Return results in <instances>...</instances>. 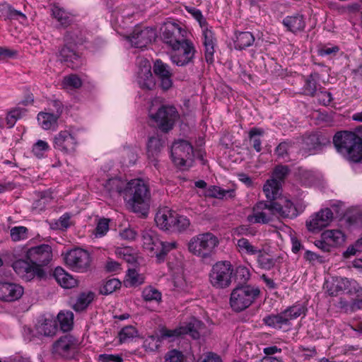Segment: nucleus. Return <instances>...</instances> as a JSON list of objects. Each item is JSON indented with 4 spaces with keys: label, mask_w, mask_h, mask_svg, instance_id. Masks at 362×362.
<instances>
[{
    "label": "nucleus",
    "mask_w": 362,
    "mask_h": 362,
    "mask_svg": "<svg viewBox=\"0 0 362 362\" xmlns=\"http://www.w3.org/2000/svg\"><path fill=\"white\" fill-rule=\"evenodd\" d=\"M274 211L272 202H258L252 209V214L247 216V221L251 223L266 224L272 220Z\"/></svg>",
    "instance_id": "17"
},
{
    "label": "nucleus",
    "mask_w": 362,
    "mask_h": 362,
    "mask_svg": "<svg viewBox=\"0 0 362 362\" xmlns=\"http://www.w3.org/2000/svg\"><path fill=\"white\" fill-rule=\"evenodd\" d=\"M286 318L288 320V323L293 320L297 319L301 315L305 316L307 312V308L304 303L297 302L291 306L288 307L282 311Z\"/></svg>",
    "instance_id": "37"
},
{
    "label": "nucleus",
    "mask_w": 362,
    "mask_h": 362,
    "mask_svg": "<svg viewBox=\"0 0 362 362\" xmlns=\"http://www.w3.org/2000/svg\"><path fill=\"white\" fill-rule=\"evenodd\" d=\"M14 255L23 256L38 267L43 268L52 259V250L47 244L28 247L27 245L18 247L13 250Z\"/></svg>",
    "instance_id": "5"
},
{
    "label": "nucleus",
    "mask_w": 362,
    "mask_h": 362,
    "mask_svg": "<svg viewBox=\"0 0 362 362\" xmlns=\"http://www.w3.org/2000/svg\"><path fill=\"white\" fill-rule=\"evenodd\" d=\"M236 247L242 256H257L262 249L252 244L247 238H241L237 240Z\"/></svg>",
    "instance_id": "34"
},
{
    "label": "nucleus",
    "mask_w": 362,
    "mask_h": 362,
    "mask_svg": "<svg viewBox=\"0 0 362 362\" xmlns=\"http://www.w3.org/2000/svg\"><path fill=\"white\" fill-rule=\"evenodd\" d=\"M281 186V182L278 181L276 179L272 177L268 180L263 186V192L266 197L274 202L279 199L278 197L280 194Z\"/></svg>",
    "instance_id": "36"
},
{
    "label": "nucleus",
    "mask_w": 362,
    "mask_h": 362,
    "mask_svg": "<svg viewBox=\"0 0 362 362\" xmlns=\"http://www.w3.org/2000/svg\"><path fill=\"white\" fill-rule=\"evenodd\" d=\"M316 75L310 74L305 80L303 90L304 94L315 96L317 93Z\"/></svg>",
    "instance_id": "53"
},
{
    "label": "nucleus",
    "mask_w": 362,
    "mask_h": 362,
    "mask_svg": "<svg viewBox=\"0 0 362 362\" xmlns=\"http://www.w3.org/2000/svg\"><path fill=\"white\" fill-rule=\"evenodd\" d=\"M264 131L261 128L253 127L248 132V137L250 145L256 151L259 153L262 151V140Z\"/></svg>",
    "instance_id": "42"
},
{
    "label": "nucleus",
    "mask_w": 362,
    "mask_h": 362,
    "mask_svg": "<svg viewBox=\"0 0 362 362\" xmlns=\"http://www.w3.org/2000/svg\"><path fill=\"white\" fill-rule=\"evenodd\" d=\"M250 277L249 269L245 266H239L235 269V278L240 282L245 283Z\"/></svg>",
    "instance_id": "63"
},
{
    "label": "nucleus",
    "mask_w": 362,
    "mask_h": 362,
    "mask_svg": "<svg viewBox=\"0 0 362 362\" xmlns=\"http://www.w3.org/2000/svg\"><path fill=\"white\" fill-rule=\"evenodd\" d=\"M201 325L202 322L199 320L194 318L185 325L174 329L162 327L159 330L158 335H149L144 339L143 347L146 351H155L163 340L170 339L173 341L175 338L185 334H189L194 339H199V332L198 329Z\"/></svg>",
    "instance_id": "1"
},
{
    "label": "nucleus",
    "mask_w": 362,
    "mask_h": 362,
    "mask_svg": "<svg viewBox=\"0 0 362 362\" xmlns=\"http://www.w3.org/2000/svg\"><path fill=\"white\" fill-rule=\"evenodd\" d=\"M53 146L64 154H73L76 151L78 141L71 132L60 131L54 137Z\"/></svg>",
    "instance_id": "18"
},
{
    "label": "nucleus",
    "mask_w": 362,
    "mask_h": 362,
    "mask_svg": "<svg viewBox=\"0 0 362 362\" xmlns=\"http://www.w3.org/2000/svg\"><path fill=\"white\" fill-rule=\"evenodd\" d=\"M334 218V212L330 208H322L309 216L305 221V226L309 232L317 233L329 226Z\"/></svg>",
    "instance_id": "14"
},
{
    "label": "nucleus",
    "mask_w": 362,
    "mask_h": 362,
    "mask_svg": "<svg viewBox=\"0 0 362 362\" xmlns=\"http://www.w3.org/2000/svg\"><path fill=\"white\" fill-rule=\"evenodd\" d=\"M64 261L73 271L84 272L88 269L90 265V255L85 250L75 248L65 254Z\"/></svg>",
    "instance_id": "15"
},
{
    "label": "nucleus",
    "mask_w": 362,
    "mask_h": 362,
    "mask_svg": "<svg viewBox=\"0 0 362 362\" xmlns=\"http://www.w3.org/2000/svg\"><path fill=\"white\" fill-rule=\"evenodd\" d=\"M138 334L137 329L132 325L124 327L118 334V338L120 344L126 343L135 337Z\"/></svg>",
    "instance_id": "50"
},
{
    "label": "nucleus",
    "mask_w": 362,
    "mask_h": 362,
    "mask_svg": "<svg viewBox=\"0 0 362 362\" xmlns=\"http://www.w3.org/2000/svg\"><path fill=\"white\" fill-rule=\"evenodd\" d=\"M149 117L156 123L160 130L168 132L173 128L180 115L173 105H161L154 113L151 110Z\"/></svg>",
    "instance_id": "8"
},
{
    "label": "nucleus",
    "mask_w": 362,
    "mask_h": 362,
    "mask_svg": "<svg viewBox=\"0 0 362 362\" xmlns=\"http://www.w3.org/2000/svg\"><path fill=\"white\" fill-rule=\"evenodd\" d=\"M82 85L81 79L76 74H71L64 78L62 86L65 89L78 88Z\"/></svg>",
    "instance_id": "54"
},
{
    "label": "nucleus",
    "mask_w": 362,
    "mask_h": 362,
    "mask_svg": "<svg viewBox=\"0 0 362 362\" xmlns=\"http://www.w3.org/2000/svg\"><path fill=\"white\" fill-rule=\"evenodd\" d=\"M95 293L92 291L81 293L78 296L76 302L74 305V309L78 312L84 310L93 301Z\"/></svg>",
    "instance_id": "45"
},
{
    "label": "nucleus",
    "mask_w": 362,
    "mask_h": 362,
    "mask_svg": "<svg viewBox=\"0 0 362 362\" xmlns=\"http://www.w3.org/2000/svg\"><path fill=\"white\" fill-rule=\"evenodd\" d=\"M54 276L57 283L64 288H71L77 285V280L62 267H56Z\"/></svg>",
    "instance_id": "33"
},
{
    "label": "nucleus",
    "mask_w": 362,
    "mask_h": 362,
    "mask_svg": "<svg viewBox=\"0 0 362 362\" xmlns=\"http://www.w3.org/2000/svg\"><path fill=\"white\" fill-rule=\"evenodd\" d=\"M61 112L57 110V114L40 112L37 115V122L40 127L45 130H55L58 126V119Z\"/></svg>",
    "instance_id": "29"
},
{
    "label": "nucleus",
    "mask_w": 362,
    "mask_h": 362,
    "mask_svg": "<svg viewBox=\"0 0 362 362\" xmlns=\"http://www.w3.org/2000/svg\"><path fill=\"white\" fill-rule=\"evenodd\" d=\"M127 281L131 286H138L144 283V277L134 269H128Z\"/></svg>",
    "instance_id": "58"
},
{
    "label": "nucleus",
    "mask_w": 362,
    "mask_h": 362,
    "mask_svg": "<svg viewBox=\"0 0 362 362\" xmlns=\"http://www.w3.org/2000/svg\"><path fill=\"white\" fill-rule=\"evenodd\" d=\"M24 288L18 284L0 281V300L13 302L23 296Z\"/></svg>",
    "instance_id": "22"
},
{
    "label": "nucleus",
    "mask_w": 362,
    "mask_h": 362,
    "mask_svg": "<svg viewBox=\"0 0 362 362\" xmlns=\"http://www.w3.org/2000/svg\"><path fill=\"white\" fill-rule=\"evenodd\" d=\"M72 214L69 212L64 213L55 222V228L60 230H66L70 226V219Z\"/></svg>",
    "instance_id": "62"
},
{
    "label": "nucleus",
    "mask_w": 362,
    "mask_h": 362,
    "mask_svg": "<svg viewBox=\"0 0 362 362\" xmlns=\"http://www.w3.org/2000/svg\"><path fill=\"white\" fill-rule=\"evenodd\" d=\"M58 327L57 320L52 315L45 317L38 327V332L45 336H53L57 333Z\"/></svg>",
    "instance_id": "40"
},
{
    "label": "nucleus",
    "mask_w": 362,
    "mask_h": 362,
    "mask_svg": "<svg viewBox=\"0 0 362 362\" xmlns=\"http://www.w3.org/2000/svg\"><path fill=\"white\" fill-rule=\"evenodd\" d=\"M282 23L288 31L296 33L304 30L305 21L303 15L296 14L291 16H286L283 19Z\"/></svg>",
    "instance_id": "31"
},
{
    "label": "nucleus",
    "mask_w": 362,
    "mask_h": 362,
    "mask_svg": "<svg viewBox=\"0 0 362 362\" xmlns=\"http://www.w3.org/2000/svg\"><path fill=\"white\" fill-rule=\"evenodd\" d=\"M123 199L127 206L135 213H143L148 206L151 192L142 179H133L127 182Z\"/></svg>",
    "instance_id": "2"
},
{
    "label": "nucleus",
    "mask_w": 362,
    "mask_h": 362,
    "mask_svg": "<svg viewBox=\"0 0 362 362\" xmlns=\"http://www.w3.org/2000/svg\"><path fill=\"white\" fill-rule=\"evenodd\" d=\"M341 291L348 294L357 293V296L359 297V293L362 290L355 280L344 278L341 279Z\"/></svg>",
    "instance_id": "46"
},
{
    "label": "nucleus",
    "mask_w": 362,
    "mask_h": 362,
    "mask_svg": "<svg viewBox=\"0 0 362 362\" xmlns=\"http://www.w3.org/2000/svg\"><path fill=\"white\" fill-rule=\"evenodd\" d=\"M160 38L171 50L187 41V31L176 23H168L162 29Z\"/></svg>",
    "instance_id": "12"
},
{
    "label": "nucleus",
    "mask_w": 362,
    "mask_h": 362,
    "mask_svg": "<svg viewBox=\"0 0 362 362\" xmlns=\"http://www.w3.org/2000/svg\"><path fill=\"white\" fill-rule=\"evenodd\" d=\"M64 41L66 45L59 51V59L66 63L67 66L76 69L80 64V57L68 45L71 46L72 44H81L83 41V37H79L76 33L67 32L64 36Z\"/></svg>",
    "instance_id": "10"
},
{
    "label": "nucleus",
    "mask_w": 362,
    "mask_h": 362,
    "mask_svg": "<svg viewBox=\"0 0 362 362\" xmlns=\"http://www.w3.org/2000/svg\"><path fill=\"white\" fill-rule=\"evenodd\" d=\"M289 171V168L287 165H276L274 169L272 177L281 182L288 174Z\"/></svg>",
    "instance_id": "61"
},
{
    "label": "nucleus",
    "mask_w": 362,
    "mask_h": 362,
    "mask_svg": "<svg viewBox=\"0 0 362 362\" xmlns=\"http://www.w3.org/2000/svg\"><path fill=\"white\" fill-rule=\"evenodd\" d=\"M341 148L346 151V159L355 165V170L362 172V139L351 132L341 131Z\"/></svg>",
    "instance_id": "3"
},
{
    "label": "nucleus",
    "mask_w": 362,
    "mask_h": 362,
    "mask_svg": "<svg viewBox=\"0 0 362 362\" xmlns=\"http://www.w3.org/2000/svg\"><path fill=\"white\" fill-rule=\"evenodd\" d=\"M142 298L145 301L160 303L162 300V294L156 288L148 286L143 289Z\"/></svg>",
    "instance_id": "49"
},
{
    "label": "nucleus",
    "mask_w": 362,
    "mask_h": 362,
    "mask_svg": "<svg viewBox=\"0 0 362 362\" xmlns=\"http://www.w3.org/2000/svg\"><path fill=\"white\" fill-rule=\"evenodd\" d=\"M25 112V110L20 107L13 108L8 112L6 118L8 127H13Z\"/></svg>",
    "instance_id": "56"
},
{
    "label": "nucleus",
    "mask_w": 362,
    "mask_h": 362,
    "mask_svg": "<svg viewBox=\"0 0 362 362\" xmlns=\"http://www.w3.org/2000/svg\"><path fill=\"white\" fill-rule=\"evenodd\" d=\"M164 141L159 136H153L148 138L147 143V155L149 159H151L155 166L158 164L156 157L160 153L163 148Z\"/></svg>",
    "instance_id": "32"
},
{
    "label": "nucleus",
    "mask_w": 362,
    "mask_h": 362,
    "mask_svg": "<svg viewBox=\"0 0 362 362\" xmlns=\"http://www.w3.org/2000/svg\"><path fill=\"white\" fill-rule=\"evenodd\" d=\"M127 181L119 177L108 179L105 184V192L112 198L122 197L124 195Z\"/></svg>",
    "instance_id": "26"
},
{
    "label": "nucleus",
    "mask_w": 362,
    "mask_h": 362,
    "mask_svg": "<svg viewBox=\"0 0 362 362\" xmlns=\"http://www.w3.org/2000/svg\"><path fill=\"white\" fill-rule=\"evenodd\" d=\"M170 231L181 232L185 230L190 225L189 220L185 216L179 215L175 212Z\"/></svg>",
    "instance_id": "51"
},
{
    "label": "nucleus",
    "mask_w": 362,
    "mask_h": 362,
    "mask_svg": "<svg viewBox=\"0 0 362 362\" xmlns=\"http://www.w3.org/2000/svg\"><path fill=\"white\" fill-rule=\"evenodd\" d=\"M136 81L139 86L144 90H152L156 82L151 71V66H144V68L138 72Z\"/></svg>",
    "instance_id": "30"
},
{
    "label": "nucleus",
    "mask_w": 362,
    "mask_h": 362,
    "mask_svg": "<svg viewBox=\"0 0 362 362\" xmlns=\"http://www.w3.org/2000/svg\"><path fill=\"white\" fill-rule=\"evenodd\" d=\"M57 322H59L60 328L63 332L71 330L74 323L73 313L71 311L60 312L57 315Z\"/></svg>",
    "instance_id": "44"
},
{
    "label": "nucleus",
    "mask_w": 362,
    "mask_h": 362,
    "mask_svg": "<svg viewBox=\"0 0 362 362\" xmlns=\"http://www.w3.org/2000/svg\"><path fill=\"white\" fill-rule=\"evenodd\" d=\"M186 11L199 23L201 28L207 25L208 23L206 20L203 16L202 13L199 9L192 6H187Z\"/></svg>",
    "instance_id": "60"
},
{
    "label": "nucleus",
    "mask_w": 362,
    "mask_h": 362,
    "mask_svg": "<svg viewBox=\"0 0 362 362\" xmlns=\"http://www.w3.org/2000/svg\"><path fill=\"white\" fill-rule=\"evenodd\" d=\"M49 149V145L47 141L39 139L33 145L32 153L37 158L42 159L46 157Z\"/></svg>",
    "instance_id": "47"
},
{
    "label": "nucleus",
    "mask_w": 362,
    "mask_h": 362,
    "mask_svg": "<svg viewBox=\"0 0 362 362\" xmlns=\"http://www.w3.org/2000/svg\"><path fill=\"white\" fill-rule=\"evenodd\" d=\"M173 162L178 167L189 166L194 157L193 147L185 140L175 141L171 146Z\"/></svg>",
    "instance_id": "11"
},
{
    "label": "nucleus",
    "mask_w": 362,
    "mask_h": 362,
    "mask_svg": "<svg viewBox=\"0 0 362 362\" xmlns=\"http://www.w3.org/2000/svg\"><path fill=\"white\" fill-rule=\"evenodd\" d=\"M218 243V239L215 235L205 233L193 237L188 243V249L193 255L206 258L214 252Z\"/></svg>",
    "instance_id": "6"
},
{
    "label": "nucleus",
    "mask_w": 362,
    "mask_h": 362,
    "mask_svg": "<svg viewBox=\"0 0 362 362\" xmlns=\"http://www.w3.org/2000/svg\"><path fill=\"white\" fill-rule=\"evenodd\" d=\"M324 287L331 296H337L339 293V282L337 279L332 278L331 281L327 280Z\"/></svg>",
    "instance_id": "59"
},
{
    "label": "nucleus",
    "mask_w": 362,
    "mask_h": 362,
    "mask_svg": "<svg viewBox=\"0 0 362 362\" xmlns=\"http://www.w3.org/2000/svg\"><path fill=\"white\" fill-rule=\"evenodd\" d=\"M272 204L275 215L288 218H294L298 216L296 207L286 197H279Z\"/></svg>",
    "instance_id": "23"
},
{
    "label": "nucleus",
    "mask_w": 362,
    "mask_h": 362,
    "mask_svg": "<svg viewBox=\"0 0 362 362\" xmlns=\"http://www.w3.org/2000/svg\"><path fill=\"white\" fill-rule=\"evenodd\" d=\"M233 268L228 261H220L213 265L209 274L210 282L217 288L228 287L231 284Z\"/></svg>",
    "instance_id": "9"
},
{
    "label": "nucleus",
    "mask_w": 362,
    "mask_h": 362,
    "mask_svg": "<svg viewBox=\"0 0 362 362\" xmlns=\"http://www.w3.org/2000/svg\"><path fill=\"white\" fill-rule=\"evenodd\" d=\"M235 195V192L234 189H224L215 185L209 186L205 191L206 197L220 199L233 198Z\"/></svg>",
    "instance_id": "39"
},
{
    "label": "nucleus",
    "mask_w": 362,
    "mask_h": 362,
    "mask_svg": "<svg viewBox=\"0 0 362 362\" xmlns=\"http://www.w3.org/2000/svg\"><path fill=\"white\" fill-rule=\"evenodd\" d=\"M52 16L64 27L70 25L73 21L72 16L58 6L52 8Z\"/></svg>",
    "instance_id": "43"
},
{
    "label": "nucleus",
    "mask_w": 362,
    "mask_h": 362,
    "mask_svg": "<svg viewBox=\"0 0 362 362\" xmlns=\"http://www.w3.org/2000/svg\"><path fill=\"white\" fill-rule=\"evenodd\" d=\"M78 341L72 335L67 334L59 338L53 346L54 353L66 358H73L78 349Z\"/></svg>",
    "instance_id": "19"
},
{
    "label": "nucleus",
    "mask_w": 362,
    "mask_h": 362,
    "mask_svg": "<svg viewBox=\"0 0 362 362\" xmlns=\"http://www.w3.org/2000/svg\"><path fill=\"white\" fill-rule=\"evenodd\" d=\"M327 143H329V139L315 132L303 136L301 149L305 153L313 155L319 153Z\"/></svg>",
    "instance_id": "20"
},
{
    "label": "nucleus",
    "mask_w": 362,
    "mask_h": 362,
    "mask_svg": "<svg viewBox=\"0 0 362 362\" xmlns=\"http://www.w3.org/2000/svg\"><path fill=\"white\" fill-rule=\"evenodd\" d=\"M321 238L325 240L330 249L336 247L339 243V230H326L322 233Z\"/></svg>",
    "instance_id": "48"
},
{
    "label": "nucleus",
    "mask_w": 362,
    "mask_h": 362,
    "mask_svg": "<svg viewBox=\"0 0 362 362\" xmlns=\"http://www.w3.org/2000/svg\"><path fill=\"white\" fill-rule=\"evenodd\" d=\"M182 360L183 354L176 349L168 351L165 356V362H182Z\"/></svg>",
    "instance_id": "64"
},
{
    "label": "nucleus",
    "mask_w": 362,
    "mask_h": 362,
    "mask_svg": "<svg viewBox=\"0 0 362 362\" xmlns=\"http://www.w3.org/2000/svg\"><path fill=\"white\" fill-rule=\"evenodd\" d=\"M259 294V290L257 287L250 285L238 286L230 293V307L235 312L243 311L253 303Z\"/></svg>",
    "instance_id": "7"
},
{
    "label": "nucleus",
    "mask_w": 362,
    "mask_h": 362,
    "mask_svg": "<svg viewBox=\"0 0 362 362\" xmlns=\"http://www.w3.org/2000/svg\"><path fill=\"white\" fill-rule=\"evenodd\" d=\"M264 324L274 329H284L288 331L291 327V323H288V320L286 318L281 311L277 315H269L264 317Z\"/></svg>",
    "instance_id": "28"
},
{
    "label": "nucleus",
    "mask_w": 362,
    "mask_h": 362,
    "mask_svg": "<svg viewBox=\"0 0 362 362\" xmlns=\"http://www.w3.org/2000/svg\"><path fill=\"white\" fill-rule=\"evenodd\" d=\"M195 52L194 46L190 40L184 42L171 50V62L178 66H186L192 62Z\"/></svg>",
    "instance_id": "16"
},
{
    "label": "nucleus",
    "mask_w": 362,
    "mask_h": 362,
    "mask_svg": "<svg viewBox=\"0 0 362 362\" xmlns=\"http://www.w3.org/2000/svg\"><path fill=\"white\" fill-rule=\"evenodd\" d=\"M153 72L158 78L163 90H167L172 87V72L168 64L160 59L156 60L153 64Z\"/></svg>",
    "instance_id": "24"
},
{
    "label": "nucleus",
    "mask_w": 362,
    "mask_h": 362,
    "mask_svg": "<svg viewBox=\"0 0 362 362\" xmlns=\"http://www.w3.org/2000/svg\"><path fill=\"white\" fill-rule=\"evenodd\" d=\"M301 180L306 186H322L324 178L322 174L316 170H305L301 174Z\"/></svg>",
    "instance_id": "35"
},
{
    "label": "nucleus",
    "mask_w": 362,
    "mask_h": 362,
    "mask_svg": "<svg viewBox=\"0 0 362 362\" xmlns=\"http://www.w3.org/2000/svg\"><path fill=\"white\" fill-rule=\"evenodd\" d=\"M202 30L205 60L207 64H212L214 62V47L216 45V39L212 30L208 28V25L202 27Z\"/></svg>",
    "instance_id": "25"
},
{
    "label": "nucleus",
    "mask_w": 362,
    "mask_h": 362,
    "mask_svg": "<svg viewBox=\"0 0 362 362\" xmlns=\"http://www.w3.org/2000/svg\"><path fill=\"white\" fill-rule=\"evenodd\" d=\"M255 42V37L250 32H238L235 33L234 47L236 49L242 50L250 47Z\"/></svg>",
    "instance_id": "38"
},
{
    "label": "nucleus",
    "mask_w": 362,
    "mask_h": 362,
    "mask_svg": "<svg viewBox=\"0 0 362 362\" xmlns=\"http://www.w3.org/2000/svg\"><path fill=\"white\" fill-rule=\"evenodd\" d=\"M143 247L155 256L156 262L160 264L165 260L166 255L177 247V242H163L159 240L155 232L144 230L142 233Z\"/></svg>",
    "instance_id": "4"
},
{
    "label": "nucleus",
    "mask_w": 362,
    "mask_h": 362,
    "mask_svg": "<svg viewBox=\"0 0 362 362\" xmlns=\"http://www.w3.org/2000/svg\"><path fill=\"white\" fill-rule=\"evenodd\" d=\"M110 220L105 218H100L94 230L93 235L95 238H102L109 230Z\"/></svg>",
    "instance_id": "57"
},
{
    "label": "nucleus",
    "mask_w": 362,
    "mask_h": 362,
    "mask_svg": "<svg viewBox=\"0 0 362 362\" xmlns=\"http://www.w3.org/2000/svg\"><path fill=\"white\" fill-rule=\"evenodd\" d=\"M276 262V259L264 252L263 249H262L257 255V265L262 269L267 271L271 270L275 267Z\"/></svg>",
    "instance_id": "41"
},
{
    "label": "nucleus",
    "mask_w": 362,
    "mask_h": 362,
    "mask_svg": "<svg viewBox=\"0 0 362 362\" xmlns=\"http://www.w3.org/2000/svg\"><path fill=\"white\" fill-rule=\"evenodd\" d=\"M121 286V282L117 279H110L105 281L100 288V292L103 295H109L115 291Z\"/></svg>",
    "instance_id": "55"
},
{
    "label": "nucleus",
    "mask_w": 362,
    "mask_h": 362,
    "mask_svg": "<svg viewBox=\"0 0 362 362\" xmlns=\"http://www.w3.org/2000/svg\"><path fill=\"white\" fill-rule=\"evenodd\" d=\"M10 235L14 242L24 240L28 238V229L25 226H14L10 230Z\"/></svg>",
    "instance_id": "52"
},
{
    "label": "nucleus",
    "mask_w": 362,
    "mask_h": 362,
    "mask_svg": "<svg viewBox=\"0 0 362 362\" xmlns=\"http://www.w3.org/2000/svg\"><path fill=\"white\" fill-rule=\"evenodd\" d=\"M156 30L152 28H136L132 34L128 37L132 46L137 48L146 47L156 39Z\"/></svg>",
    "instance_id": "21"
},
{
    "label": "nucleus",
    "mask_w": 362,
    "mask_h": 362,
    "mask_svg": "<svg viewBox=\"0 0 362 362\" xmlns=\"http://www.w3.org/2000/svg\"><path fill=\"white\" fill-rule=\"evenodd\" d=\"M175 214V211L167 206L160 208L155 215L156 226L161 230H170L172 226H173Z\"/></svg>",
    "instance_id": "27"
},
{
    "label": "nucleus",
    "mask_w": 362,
    "mask_h": 362,
    "mask_svg": "<svg viewBox=\"0 0 362 362\" xmlns=\"http://www.w3.org/2000/svg\"><path fill=\"white\" fill-rule=\"evenodd\" d=\"M21 257L22 258L16 259L11 265L16 274L21 279L25 281H30L35 277L42 279L45 276V272L43 268L38 267L23 256Z\"/></svg>",
    "instance_id": "13"
}]
</instances>
